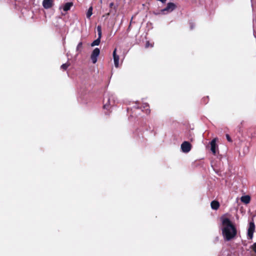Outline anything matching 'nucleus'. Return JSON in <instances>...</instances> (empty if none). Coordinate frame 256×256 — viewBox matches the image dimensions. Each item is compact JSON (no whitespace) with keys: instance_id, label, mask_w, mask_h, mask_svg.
Masks as SVG:
<instances>
[{"instance_id":"obj_16","label":"nucleus","mask_w":256,"mask_h":256,"mask_svg":"<svg viewBox=\"0 0 256 256\" xmlns=\"http://www.w3.org/2000/svg\"><path fill=\"white\" fill-rule=\"evenodd\" d=\"M82 42H80L78 44V46H76V50H77V51H80H80H81V50H82Z\"/></svg>"},{"instance_id":"obj_21","label":"nucleus","mask_w":256,"mask_h":256,"mask_svg":"<svg viewBox=\"0 0 256 256\" xmlns=\"http://www.w3.org/2000/svg\"><path fill=\"white\" fill-rule=\"evenodd\" d=\"M114 6V2L110 3V7L112 8Z\"/></svg>"},{"instance_id":"obj_6","label":"nucleus","mask_w":256,"mask_h":256,"mask_svg":"<svg viewBox=\"0 0 256 256\" xmlns=\"http://www.w3.org/2000/svg\"><path fill=\"white\" fill-rule=\"evenodd\" d=\"M116 48H115L113 52L112 56H113V58H114V66L116 68H118L119 66L120 58H119V56L116 54Z\"/></svg>"},{"instance_id":"obj_20","label":"nucleus","mask_w":256,"mask_h":256,"mask_svg":"<svg viewBox=\"0 0 256 256\" xmlns=\"http://www.w3.org/2000/svg\"><path fill=\"white\" fill-rule=\"evenodd\" d=\"M150 46H152V44H150L149 42H147L146 44V47L148 48Z\"/></svg>"},{"instance_id":"obj_2","label":"nucleus","mask_w":256,"mask_h":256,"mask_svg":"<svg viewBox=\"0 0 256 256\" xmlns=\"http://www.w3.org/2000/svg\"><path fill=\"white\" fill-rule=\"evenodd\" d=\"M100 50L98 48H96L92 51L90 56V58L93 64H96L97 62V58L100 55Z\"/></svg>"},{"instance_id":"obj_14","label":"nucleus","mask_w":256,"mask_h":256,"mask_svg":"<svg viewBox=\"0 0 256 256\" xmlns=\"http://www.w3.org/2000/svg\"><path fill=\"white\" fill-rule=\"evenodd\" d=\"M106 102L104 105V109H108L109 108V102L110 100V98L108 97L107 98Z\"/></svg>"},{"instance_id":"obj_12","label":"nucleus","mask_w":256,"mask_h":256,"mask_svg":"<svg viewBox=\"0 0 256 256\" xmlns=\"http://www.w3.org/2000/svg\"><path fill=\"white\" fill-rule=\"evenodd\" d=\"M102 37L98 36V38L96 40H94L91 46H98L99 45L100 42V39Z\"/></svg>"},{"instance_id":"obj_17","label":"nucleus","mask_w":256,"mask_h":256,"mask_svg":"<svg viewBox=\"0 0 256 256\" xmlns=\"http://www.w3.org/2000/svg\"><path fill=\"white\" fill-rule=\"evenodd\" d=\"M69 66L70 64L68 63L64 64L61 66V68L64 70H66Z\"/></svg>"},{"instance_id":"obj_22","label":"nucleus","mask_w":256,"mask_h":256,"mask_svg":"<svg viewBox=\"0 0 256 256\" xmlns=\"http://www.w3.org/2000/svg\"><path fill=\"white\" fill-rule=\"evenodd\" d=\"M146 113H148V112H150V110H148V108H146Z\"/></svg>"},{"instance_id":"obj_9","label":"nucleus","mask_w":256,"mask_h":256,"mask_svg":"<svg viewBox=\"0 0 256 256\" xmlns=\"http://www.w3.org/2000/svg\"><path fill=\"white\" fill-rule=\"evenodd\" d=\"M72 5V2H67L65 4L62 6L60 7V8H62L64 11L66 12L70 10Z\"/></svg>"},{"instance_id":"obj_11","label":"nucleus","mask_w":256,"mask_h":256,"mask_svg":"<svg viewBox=\"0 0 256 256\" xmlns=\"http://www.w3.org/2000/svg\"><path fill=\"white\" fill-rule=\"evenodd\" d=\"M240 200L242 202L247 204L250 202V198L249 196H244L241 197Z\"/></svg>"},{"instance_id":"obj_19","label":"nucleus","mask_w":256,"mask_h":256,"mask_svg":"<svg viewBox=\"0 0 256 256\" xmlns=\"http://www.w3.org/2000/svg\"><path fill=\"white\" fill-rule=\"evenodd\" d=\"M226 138L228 142H232V140L230 138V136L228 134H226Z\"/></svg>"},{"instance_id":"obj_8","label":"nucleus","mask_w":256,"mask_h":256,"mask_svg":"<svg viewBox=\"0 0 256 256\" xmlns=\"http://www.w3.org/2000/svg\"><path fill=\"white\" fill-rule=\"evenodd\" d=\"M42 5L45 8H50L52 6V0H44Z\"/></svg>"},{"instance_id":"obj_23","label":"nucleus","mask_w":256,"mask_h":256,"mask_svg":"<svg viewBox=\"0 0 256 256\" xmlns=\"http://www.w3.org/2000/svg\"><path fill=\"white\" fill-rule=\"evenodd\" d=\"M109 15H110V12H108V14H106V16H108Z\"/></svg>"},{"instance_id":"obj_18","label":"nucleus","mask_w":256,"mask_h":256,"mask_svg":"<svg viewBox=\"0 0 256 256\" xmlns=\"http://www.w3.org/2000/svg\"><path fill=\"white\" fill-rule=\"evenodd\" d=\"M252 248L254 251L256 252V242L254 243L252 246Z\"/></svg>"},{"instance_id":"obj_10","label":"nucleus","mask_w":256,"mask_h":256,"mask_svg":"<svg viewBox=\"0 0 256 256\" xmlns=\"http://www.w3.org/2000/svg\"><path fill=\"white\" fill-rule=\"evenodd\" d=\"M211 208L213 210H216L220 206L219 202L216 200H213L211 202Z\"/></svg>"},{"instance_id":"obj_7","label":"nucleus","mask_w":256,"mask_h":256,"mask_svg":"<svg viewBox=\"0 0 256 256\" xmlns=\"http://www.w3.org/2000/svg\"><path fill=\"white\" fill-rule=\"evenodd\" d=\"M216 139L214 138L210 142V150L214 154H216V148L217 146L216 144Z\"/></svg>"},{"instance_id":"obj_15","label":"nucleus","mask_w":256,"mask_h":256,"mask_svg":"<svg viewBox=\"0 0 256 256\" xmlns=\"http://www.w3.org/2000/svg\"><path fill=\"white\" fill-rule=\"evenodd\" d=\"M97 31L98 32V36L102 37V28L100 26H97Z\"/></svg>"},{"instance_id":"obj_4","label":"nucleus","mask_w":256,"mask_h":256,"mask_svg":"<svg viewBox=\"0 0 256 256\" xmlns=\"http://www.w3.org/2000/svg\"><path fill=\"white\" fill-rule=\"evenodd\" d=\"M180 147L182 152L187 153L190 150L192 146L189 142L185 141L182 143Z\"/></svg>"},{"instance_id":"obj_3","label":"nucleus","mask_w":256,"mask_h":256,"mask_svg":"<svg viewBox=\"0 0 256 256\" xmlns=\"http://www.w3.org/2000/svg\"><path fill=\"white\" fill-rule=\"evenodd\" d=\"M255 230V225L254 222H251L249 224V226L248 230V238L252 240L253 238V234Z\"/></svg>"},{"instance_id":"obj_1","label":"nucleus","mask_w":256,"mask_h":256,"mask_svg":"<svg viewBox=\"0 0 256 256\" xmlns=\"http://www.w3.org/2000/svg\"><path fill=\"white\" fill-rule=\"evenodd\" d=\"M222 222L221 230L224 238L226 240H230L235 237L237 234L236 228L234 224L226 216H222L220 218Z\"/></svg>"},{"instance_id":"obj_13","label":"nucleus","mask_w":256,"mask_h":256,"mask_svg":"<svg viewBox=\"0 0 256 256\" xmlns=\"http://www.w3.org/2000/svg\"><path fill=\"white\" fill-rule=\"evenodd\" d=\"M92 14V7L90 6L88 10V12H86V17L88 18H90Z\"/></svg>"},{"instance_id":"obj_5","label":"nucleus","mask_w":256,"mask_h":256,"mask_svg":"<svg viewBox=\"0 0 256 256\" xmlns=\"http://www.w3.org/2000/svg\"><path fill=\"white\" fill-rule=\"evenodd\" d=\"M176 5L172 2H169L168 4L166 7L162 10V12L164 13V12H170L174 10L176 8Z\"/></svg>"}]
</instances>
